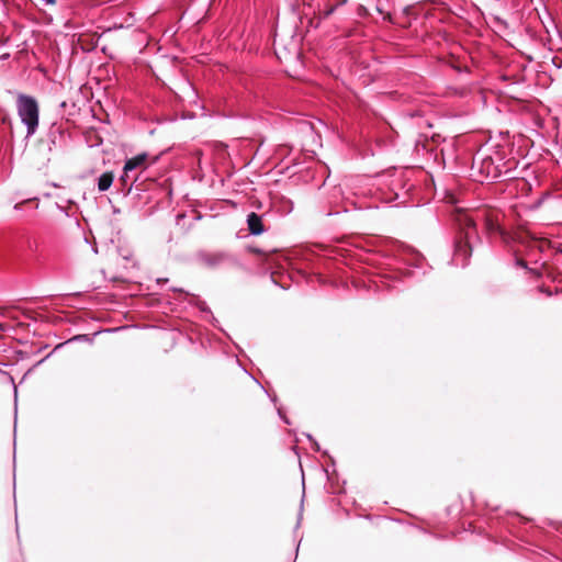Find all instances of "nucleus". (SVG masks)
Returning a JSON list of instances; mask_svg holds the SVG:
<instances>
[{"label": "nucleus", "instance_id": "1a4fd4ad", "mask_svg": "<svg viewBox=\"0 0 562 562\" xmlns=\"http://www.w3.org/2000/svg\"><path fill=\"white\" fill-rule=\"evenodd\" d=\"M114 180V175L112 172H103L98 178V190L100 192L108 191L110 187L112 186Z\"/></svg>", "mask_w": 562, "mask_h": 562}, {"label": "nucleus", "instance_id": "6ab92c4d", "mask_svg": "<svg viewBox=\"0 0 562 562\" xmlns=\"http://www.w3.org/2000/svg\"><path fill=\"white\" fill-rule=\"evenodd\" d=\"M344 3H346V0H342V1L339 2V4H344Z\"/></svg>", "mask_w": 562, "mask_h": 562}, {"label": "nucleus", "instance_id": "f8f14e48", "mask_svg": "<svg viewBox=\"0 0 562 562\" xmlns=\"http://www.w3.org/2000/svg\"><path fill=\"white\" fill-rule=\"evenodd\" d=\"M336 10V7L333 5V7H329L325 12H324V18H328Z\"/></svg>", "mask_w": 562, "mask_h": 562}, {"label": "nucleus", "instance_id": "423d86ee", "mask_svg": "<svg viewBox=\"0 0 562 562\" xmlns=\"http://www.w3.org/2000/svg\"><path fill=\"white\" fill-rule=\"evenodd\" d=\"M247 226L248 231L251 235L258 236L265 232V225L262 222V216L251 212L247 215Z\"/></svg>", "mask_w": 562, "mask_h": 562}, {"label": "nucleus", "instance_id": "f3484780", "mask_svg": "<svg viewBox=\"0 0 562 562\" xmlns=\"http://www.w3.org/2000/svg\"><path fill=\"white\" fill-rule=\"evenodd\" d=\"M172 290H173L175 292L186 293L182 289L173 288Z\"/></svg>", "mask_w": 562, "mask_h": 562}, {"label": "nucleus", "instance_id": "a211bd4d", "mask_svg": "<svg viewBox=\"0 0 562 562\" xmlns=\"http://www.w3.org/2000/svg\"><path fill=\"white\" fill-rule=\"evenodd\" d=\"M201 310L210 312L209 308L206 306H204V305L201 307Z\"/></svg>", "mask_w": 562, "mask_h": 562}, {"label": "nucleus", "instance_id": "2eb2a0df", "mask_svg": "<svg viewBox=\"0 0 562 562\" xmlns=\"http://www.w3.org/2000/svg\"><path fill=\"white\" fill-rule=\"evenodd\" d=\"M43 2H45L46 4H54L55 3V0H42Z\"/></svg>", "mask_w": 562, "mask_h": 562}, {"label": "nucleus", "instance_id": "0eeeda50", "mask_svg": "<svg viewBox=\"0 0 562 562\" xmlns=\"http://www.w3.org/2000/svg\"><path fill=\"white\" fill-rule=\"evenodd\" d=\"M147 158H148L147 153H140V154L127 159L124 164V171H125L126 176L128 175V172L135 170L137 167L144 166L147 161Z\"/></svg>", "mask_w": 562, "mask_h": 562}, {"label": "nucleus", "instance_id": "20e7f679", "mask_svg": "<svg viewBox=\"0 0 562 562\" xmlns=\"http://www.w3.org/2000/svg\"><path fill=\"white\" fill-rule=\"evenodd\" d=\"M196 262L207 269H218L225 266H237L236 257L226 250L209 251L200 250L196 254Z\"/></svg>", "mask_w": 562, "mask_h": 562}, {"label": "nucleus", "instance_id": "6e6552de", "mask_svg": "<svg viewBox=\"0 0 562 562\" xmlns=\"http://www.w3.org/2000/svg\"><path fill=\"white\" fill-rule=\"evenodd\" d=\"M485 228L488 234H497L504 239V241H509V235L499 226L496 221H493L492 218H485Z\"/></svg>", "mask_w": 562, "mask_h": 562}, {"label": "nucleus", "instance_id": "7ed1b4c3", "mask_svg": "<svg viewBox=\"0 0 562 562\" xmlns=\"http://www.w3.org/2000/svg\"><path fill=\"white\" fill-rule=\"evenodd\" d=\"M472 168L474 172H477V181L480 182L485 180L494 181L503 175L509 173V170H503V166L496 164L492 156H483L481 154H476L473 157Z\"/></svg>", "mask_w": 562, "mask_h": 562}, {"label": "nucleus", "instance_id": "dca6fc26", "mask_svg": "<svg viewBox=\"0 0 562 562\" xmlns=\"http://www.w3.org/2000/svg\"><path fill=\"white\" fill-rule=\"evenodd\" d=\"M157 282L158 283H166V282H168V279H157Z\"/></svg>", "mask_w": 562, "mask_h": 562}, {"label": "nucleus", "instance_id": "4468645a", "mask_svg": "<svg viewBox=\"0 0 562 562\" xmlns=\"http://www.w3.org/2000/svg\"><path fill=\"white\" fill-rule=\"evenodd\" d=\"M278 414H279L280 418H281L285 424L290 425V420H289V418H288L285 415H283V413H282L281 408H278Z\"/></svg>", "mask_w": 562, "mask_h": 562}, {"label": "nucleus", "instance_id": "ddd939ff", "mask_svg": "<svg viewBox=\"0 0 562 562\" xmlns=\"http://www.w3.org/2000/svg\"><path fill=\"white\" fill-rule=\"evenodd\" d=\"M516 266L521 267L524 269L528 268L527 262L525 260H522V259H519V258L516 259Z\"/></svg>", "mask_w": 562, "mask_h": 562}, {"label": "nucleus", "instance_id": "39448f33", "mask_svg": "<svg viewBox=\"0 0 562 562\" xmlns=\"http://www.w3.org/2000/svg\"><path fill=\"white\" fill-rule=\"evenodd\" d=\"M401 259L405 265L415 268H422V265L425 260L422 254L408 246L403 248Z\"/></svg>", "mask_w": 562, "mask_h": 562}, {"label": "nucleus", "instance_id": "f257e3e1", "mask_svg": "<svg viewBox=\"0 0 562 562\" xmlns=\"http://www.w3.org/2000/svg\"><path fill=\"white\" fill-rule=\"evenodd\" d=\"M459 233L454 241V254L452 261L457 266L465 267L472 255L471 240H480L474 218L465 213H459L456 218Z\"/></svg>", "mask_w": 562, "mask_h": 562}, {"label": "nucleus", "instance_id": "9d476101", "mask_svg": "<svg viewBox=\"0 0 562 562\" xmlns=\"http://www.w3.org/2000/svg\"><path fill=\"white\" fill-rule=\"evenodd\" d=\"M306 438L310 440V442L312 443L313 448L316 450V451H319V445L318 442L312 437V435L310 434H305Z\"/></svg>", "mask_w": 562, "mask_h": 562}, {"label": "nucleus", "instance_id": "f03ea898", "mask_svg": "<svg viewBox=\"0 0 562 562\" xmlns=\"http://www.w3.org/2000/svg\"><path fill=\"white\" fill-rule=\"evenodd\" d=\"M18 113L22 123L26 126L27 136L33 135L38 126V103L34 97L19 94Z\"/></svg>", "mask_w": 562, "mask_h": 562}, {"label": "nucleus", "instance_id": "9b49d317", "mask_svg": "<svg viewBox=\"0 0 562 562\" xmlns=\"http://www.w3.org/2000/svg\"><path fill=\"white\" fill-rule=\"evenodd\" d=\"M130 180V173L126 176L125 171L123 170V175L120 178V181L123 183V186H127V181Z\"/></svg>", "mask_w": 562, "mask_h": 562}]
</instances>
